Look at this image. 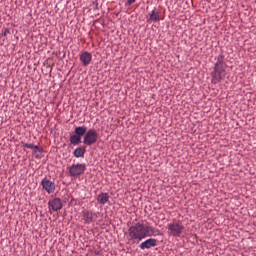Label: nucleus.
<instances>
[{
    "label": "nucleus",
    "instance_id": "5",
    "mask_svg": "<svg viewBox=\"0 0 256 256\" xmlns=\"http://www.w3.org/2000/svg\"><path fill=\"white\" fill-rule=\"evenodd\" d=\"M168 229L173 237H181V233L185 230V227L181 223H172L168 225Z\"/></svg>",
    "mask_w": 256,
    "mask_h": 256
},
{
    "label": "nucleus",
    "instance_id": "3",
    "mask_svg": "<svg viewBox=\"0 0 256 256\" xmlns=\"http://www.w3.org/2000/svg\"><path fill=\"white\" fill-rule=\"evenodd\" d=\"M97 139H99V134H97V131L95 129H90L87 131L84 137V145H95L97 143Z\"/></svg>",
    "mask_w": 256,
    "mask_h": 256
},
{
    "label": "nucleus",
    "instance_id": "11",
    "mask_svg": "<svg viewBox=\"0 0 256 256\" xmlns=\"http://www.w3.org/2000/svg\"><path fill=\"white\" fill-rule=\"evenodd\" d=\"M23 147H26L27 149H34V153H43V148H40L39 146L34 145L33 143H25L21 142Z\"/></svg>",
    "mask_w": 256,
    "mask_h": 256
},
{
    "label": "nucleus",
    "instance_id": "9",
    "mask_svg": "<svg viewBox=\"0 0 256 256\" xmlns=\"http://www.w3.org/2000/svg\"><path fill=\"white\" fill-rule=\"evenodd\" d=\"M91 59H93V56L89 52H83L80 55V61H82L84 67H87V65H89V63H91Z\"/></svg>",
    "mask_w": 256,
    "mask_h": 256
},
{
    "label": "nucleus",
    "instance_id": "17",
    "mask_svg": "<svg viewBox=\"0 0 256 256\" xmlns=\"http://www.w3.org/2000/svg\"><path fill=\"white\" fill-rule=\"evenodd\" d=\"M11 33V31L9 30V28H5L4 31H2V33L0 34V37H7V35H9Z\"/></svg>",
    "mask_w": 256,
    "mask_h": 256
},
{
    "label": "nucleus",
    "instance_id": "7",
    "mask_svg": "<svg viewBox=\"0 0 256 256\" xmlns=\"http://www.w3.org/2000/svg\"><path fill=\"white\" fill-rule=\"evenodd\" d=\"M48 205L52 211H61L63 209V202H61L60 198H54L52 201H49Z\"/></svg>",
    "mask_w": 256,
    "mask_h": 256
},
{
    "label": "nucleus",
    "instance_id": "6",
    "mask_svg": "<svg viewBox=\"0 0 256 256\" xmlns=\"http://www.w3.org/2000/svg\"><path fill=\"white\" fill-rule=\"evenodd\" d=\"M41 185L43 189L47 191V193L49 194L55 193V184L51 180L44 178L41 182Z\"/></svg>",
    "mask_w": 256,
    "mask_h": 256
},
{
    "label": "nucleus",
    "instance_id": "16",
    "mask_svg": "<svg viewBox=\"0 0 256 256\" xmlns=\"http://www.w3.org/2000/svg\"><path fill=\"white\" fill-rule=\"evenodd\" d=\"M74 157H85V149L78 147L73 152Z\"/></svg>",
    "mask_w": 256,
    "mask_h": 256
},
{
    "label": "nucleus",
    "instance_id": "12",
    "mask_svg": "<svg viewBox=\"0 0 256 256\" xmlns=\"http://www.w3.org/2000/svg\"><path fill=\"white\" fill-rule=\"evenodd\" d=\"M109 197V193H100L97 201L100 203V205H105V203H109Z\"/></svg>",
    "mask_w": 256,
    "mask_h": 256
},
{
    "label": "nucleus",
    "instance_id": "10",
    "mask_svg": "<svg viewBox=\"0 0 256 256\" xmlns=\"http://www.w3.org/2000/svg\"><path fill=\"white\" fill-rule=\"evenodd\" d=\"M82 215L84 223H86L87 225H89V223H93V212L89 210H84L82 211Z\"/></svg>",
    "mask_w": 256,
    "mask_h": 256
},
{
    "label": "nucleus",
    "instance_id": "1",
    "mask_svg": "<svg viewBox=\"0 0 256 256\" xmlns=\"http://www.w3.org/2000/svg\"><path fill=\"white\" fill-rule=\"evenodd\" d=\"M155 233L153 227L143 223H135L128 229V241H143Z\"/></svg>",
    "mask_w": 256,
    "mask_h": 256
},
{
    "label": "nucleus",
    "instance_id": "4",
    "mask_svg": "<svg viewBox=\"0 0 256 256\" xmlns=\"http://www.w3.org/2000/svg\"><path fill=\"white\" fill-rule=\"evenodd\" d=\"M68 169L71 177H81L85 173L87 166L85 164H73Z\"/></svg>",
    "mask_w": 256,
    "mask_h": 256
},
{
    "label": "nucleus",
    "instance_id": "14",
    "mask_svg": "<svg viewBox=\"0 0 256 256\" xmlns=\"http://www.w3.org/2000/svg\"><path fill=\"white\" fill-rule=\"evenodd\" d=\"M69 141L71 145H79L81 144V136H78L77 134H71Z\"/></svg>",
    "mask_w": 256,
    "mask_h": 256
},
{
    "label": "nucleus",
    "instance_id": "2",
    "mask_svg": "<svg viewBox=\"0 0 256 256\" xmlns=\"http://www.w3.org/2000/svg\"><path fill=\"white\" fill-rule=\"evenodd\" d=\"M227 63H225V56L220 54L217 58V62L214 65V71L211 72L212 83L217 85V83H221L223 79L227 76Z\"/></svg>",
    "mask_w": 256,
    "mask_h": 256
},
{
    "label": "nucleus",
    "instance_id": "15",
    "mask_svg": "<svg viewBox=\"0 0 256 256\" xmlns=\"http://www.w3.org/2000/svg\"><path fill=\"white\" fill-rule=\"evenodd\" d=\"M149 21H153L154 23H157V21H161V18L159 17V12L153 10L150 14Z\"/></svg>",
    "mask_w": 256,
    "mask_h": 256
},
{
    "label": "nucleus",
    "instance_id": "8",
    "mask_svg": "<svg viewBox=\"0 0 256 256\" xmlns=\"http://www.w3.org/2000/svg\"><path fill=\"white\" fill-rule=\"evenodd\" d=\"M151 247H157V239L149 238L140 244V249H151Z\"/></svg>",
    "mask_w": 256,
    "mask_h": 256
},
{
    "label": "nucleus",
    "instance_id": "13",
    "mask_svg": "<svg viewBox=\"0 0 256 256\" xmlns=\"http://www.w3.org/2000/svg\"><path fill=\"white\" fill-rule=\"evenodd\" d=\"M75 135H78V137H83V135H86L87 133V127L86 126H78L74 130Z\"/></svg>",
    "mask_w": 256,
    "mask_h": 256
},
{
    "label": "nucleus",
    "instance_id": "18",
    "mask_svg": "<svg viewBox=\"0 0 256 256\" xmlns=\"http://www.w3.org/2000/svg\"><path fill=\"white\" fill-rule=\"evenodd\" d=\"M136 0H127L128 5H133V3H135Z\"/></svg>",
    "mask_w": 256,
    "mask_h": 256
}]
</instances>
